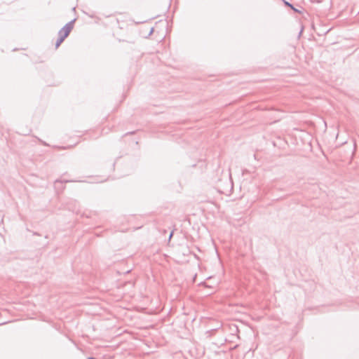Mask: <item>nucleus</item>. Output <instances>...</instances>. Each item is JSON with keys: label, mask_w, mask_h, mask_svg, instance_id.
Returning <instances> with one entry per match:
<instances>
[{"label": "nucleus", "mask_w": 359, "mask_h": 359, "mask_svg": "<svg viewBox=\"0 0 359 359\" xmlns=\"http://www.w3.org/2000/svg\"><path fill=\"white\" fill-rule=\"evenodd\" d=\"M69 137V142L66 143L65 145L62 146H58L57 147L62 148V149H69L73 147L74 146L76 145L79 142V140H77L79 136H67Z\"/></svg>", "instance_id": "nucleus-3"}, {"label": "nucleus", "mask_w": 359, "mask_h": 359, "mask_svg": "<svg viewBox=\"0 0 359 359\" xmlns=\"http://www.w3.org/2000/svg\"><path fill=\"white\" fill-rule=\"evenodd\" d=\"M70 182V181H69V180H64V181H61V180H57L55 181V183H57V182H62H62Z\"/></svg>", "instance_id": "nucleus-7"}, {"label": "nucleus", "mask_w": 359, "mask_h": 359, "mask_svg": "<svg viewBox=\"0 0 359 359\" xmlns=\"http://www.w3.org/2000/svg\"><path fill=\"white\" fill-rule=\"evenodd\" d=\"M153 32H154V28L152 27V28L151 29V30H150V32H149V35H151V34L153 33Z\"/></svg>", "instance_id": "nucleus-8"}, {"label": "nucleus", "mask_w": 359, "mask_h": 359, "mask_svg": "<svg viewBox=\"0 0 359 359\" xmlns=\"http://www.w3.org/2000/svg\"><path fill=\"white\" fill-rule=\"evenodd\" d=\"M294 136H276V140L273 141L275 147H283L284 144H287L289 141H292Z\"/></svg>", "instance_id": "nucleus-2"}, {"label": "nucleus", "mask_w": 359, "mask_h": 359, "mask_svg": "<svg viewBox=\"0 0 359 359\" xmlns=\"http://www.w3.org/2000/svg\"><path fill=\"white\" fill-rule=\"evenodd\" d=\"M124 135H135V132H134V131L127 132V133H126Z\"/></svg>", "instance_id": "nucleus-6"}, {"label": "nucleus", "mask_w": 359, "mask_h": 359, "mask_svg": "<svg viewBox=\"0 0 359 359\" xmlns=\"http://www.w3.org/2000/svg\"><path fill=\"white\" fill-rule=\"evenodd\" d=\"M13 50V51H17V50H18V48H14Z\"/></svg>", "instance_id": "nucleus-11"}, {"label": "nucleus", "mask_w": 359, "mask_h": 359, "mask_svg": "<svg viewBox=\"0 0 359 359\" xmlns=\"http://www.w3.org/2000/svg\"><path fill=\"white\" fill-rule=\"evenodd\" d=\"M282 1L283 2L284 5L287 7H289L292 10H293L295 13H302V11L297 8H296L292 4H290V2H288L286 0H282Z\"/></svg>", "instance_id": "nucleus-4"}, {"label": "nucleus", "mask_w": 359, "mask_h": 359, "mask_svg": "<svg viewBox=\"0 0 359 359\" xmlns=\"http://www.w3.org/2000/svg\"><path fill=\"white\" fill-rule=\"evenodd\" d=\"M347 140H340V142L337 143V146L343 145L344 144L347 142Z\"/></svg>", "instance_id": "nucleus-5"}, {"label": "nucleus", "mask_w": 359, "mask_h": 359, "mask_svg": "<svg viewBox=\"0 0 359 359\" xmlns=\"http://www.w3.org/2000/svg\"><path fill=\"white\" fill-rule=\"evenodd\" d=\"M339 137V136H338V135H336V136H335V139H336V140H338Z\"/></svg>", "instance_id": "nucleus-10"}, {"label": "nucleus", "mask_w": 359, "mask_h": 359, "mask_svg": "<svg viewBox=\"0 0 359 359\" xmlns=\"http://www.w3.org/2000/svg\"><path fill=\"white\" fill-rule=\"evenodd\" d=\"M76 19L67 22L62 29L58 32V38L55 42V48H57L65 39L69 35L71 31L74 28V23Z\"/></svg>", "instance_id": "nucleus-1"}, {"label": "nucleus", "mask_w": 359, "mask_h": 359, "mask_svg": "<svg viewBox=\"0 0 359 359\" xmlns=\"http://www.w3.org/2000/svg\"><path fill=\"white\" fill-rule=\"evenodd\" d=\"M172 235H173V232H171L170 236H169V238H170L172 236Z\"/></svg>", "instance_id": "nucleus-9"}]
</instances>
